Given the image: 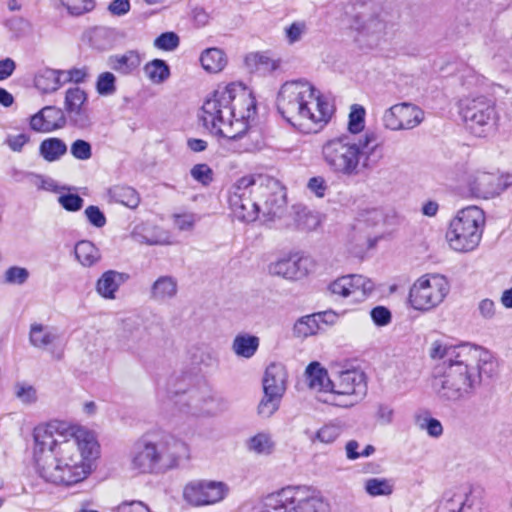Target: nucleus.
I'll return each instance as SVG.
<instances>
[{"instance_id": "nucleus-39", "label": "nucleus", "mask_w": 512, "mask_h": 512, "mask_svg": "<svg viewBox=\"0 0 512 512\" xmlns=\"http://www.w3.org/2000/svg\"><path fill=\"white\" fill-rule=\"evenodd\" d=\"M466 501L464 493H446L440 501L436 512H461Z\"/></svg>"}, {"instance_id": "nucleus-46", "label": "nucleus", "mask_w": 512, "mask_h": 512, "mask_svg": "<svg viewBox=\"0 0 512 512\" xmlns=\"http://www.w3.org/2000/svg\"><path fill=\"white\" fill-rule=\"evenodd\" d=\"M96 90L98 94L107 96L112 95L116 91V78L111 72H103L98 76L96 82Z\"/></svg>"}, {"instance_id": "nucleus-29", "label": "nucleus", "mask_w": 512, "mask_h": 512, "mask_svg": "<svg viewBox=\"0 0 512 512\" xmlns=\"http://www.w3.org/2000/svg\"><path fill=\"white\" fill-rule=\"evenodd\" d=\"M140 63V56L135 51H127L123 55H114L108 59L109 67L124 75L131 73Z\"/></svg>"}, {"instance_id": "nucleus-20", "label": "nucleus", "mask_w": 512, "mask_h": 512, "mask_svg": "<svg viewBox=\"0 0 512 512\" xmlns=\"http://www.w3.org/2000/svg\"><path fill=\"white\" fill-rule=\"evenodd\" d=\"M314 267L313 258H277L268 266L269 273L297 280L308 275Z\"/></svg>"}, {"instance_id": "nucleus-48", "label": "nucleus", "mask_w": 512, "mask_h": 512, "mask_svg": "<svg viewBox=\"0 0 512 512\" xmlns=\"http://www.w3.org/2000/svg\"><path fill=\"white\" fill-rule=\"evenodd\" d=\"M180 43L179 36L174 32L162 33L154 40V46L160 50L173 51Z\"/></svg>"}, {"instance_id": "nucleus-18", "label": "nucleus", "mask_w": 512, "mask_h": 512, "mask_svg": "<svg viewBox=\"0 0 512 512\" xmlns=\"http://www.w3.org/2000/svg\"><path fill=\"white\" fill-rule=\"evenodd\" d=\"M119 337L123 348L138 357L148 350L151 343L149 328L136 316L125 318L122 321Z\"/></svg>"}, {"instance_id": "nucleus-37", "label": "nucleus", "mask_w": 512, "mask_h": 512, "mask_svg": "<svg viewBox=\"0 0 512 512\" xmlns=\"http://www.w3.org/2000/svg\"><path fill=\"white\" fill-rule=\"evenodd\" d=\"M284 395L263 390V397L258 405V414L263 418L271 417L280 407Z\"/></svg>"}, {"instance_id": "nucleus-15", "label": "nucleus", "mask_w": 512, "mask_h": 512, "mask_svg": "<svg viewBox=\"0 0 512 512\" xmlns=\"http://www.w3.org/2000/svg\"><path fill=\"white\" fill-rule=\"evenodd\" d=\"M425 118L424 111L416 104L402 102L387 108L382 115L383 127L390 131L411 130Z\"/></svg>"}, {"instance_id": "nucleus-2", "label": "nucleus", "mask_w": 512, "mask_h": 512, "mask_svg": "<svg viewBox=\"0 0 512 512\" xmlns=\"http://www.w3.org/2000/svg\"><path fill=\"white\" fill-rule=\"evenodd\" d=\"M429 356L437 364L433 367L431 387L443 402L458 403L475 396L483 377H492L497 364L486 349L463 343L453 345L435 340Z\"/></svg>"}, {"instance_id": "nucleus-59", "label": "nucleus", "mask_w": 512, "mask_h": 512, "mask_svg": "<svg viewBox=\"0 0 512 512\" xmlns=\"http://www.w3.org/2000/svg\"><path fill=\"white\" fill-rule=\"evenodd\" d=\"M30 141V136L27 133L9 134L6 137L5 143L14 152H21L23 147Z\"/></svg>"}, {"instance_id": "nucleus-33", "label": "nucleus", "mask_w": 512, "mask_h": 512, "mask_svg": "<svg viewBox=\"0 0 512 512\" xmlns=\"http://www.w3.org/2000/svg\"><path fill=\"white\" fill-rule=\"evenodd\" d=\"M331 317V322H335L337 315L334 312H324L309 315L301 318L295 325L296 331L303 336H309L316 334L320 329V320H324V317Z\"/></svg>"}, {"instance_id": "nucleus-1", "label": "nucleus", "mask_w": 512, "mask_h": 512, "mask_svg": "<svg viewBox=\"0 0 512 512\" xmlns=\"http://www.w3.org/2000/svg\"><path fill=\"white\" fill-rule=\"evenodd\" d=\"M33 459L38 475L48 483L71 486L83 481L98 457L93 432L62 421L40 424L33 430Z\"/></svg>"}, {"instance_id": "nucleus-51", "label": "nucleus", "mask_w": 512, "mask_h": 512, "mask_svg": "<svg viewBox=\"0 0 512 512\" xmlns=\"http://www.w3.org/2000/svg\"><path fill=\"white\" fill-rule=\"evenodd\" d=\"M341 434V428L335 424H327L321 427L315 436V439L324 444L333 443Z\"/></svg>"}, {"instance_id": "nucleus-22", "label": "nucleus", "mask_w": 512, "mask_h": 512, "mask_svg": "<svg viewBox=\"0 0 512 512\" xmlns=\"http://www.w3.org/2000/svg\"><path fill=\"white\" fill-rule=\"evenodd\" d=\"M87 101L86 92L79 87H72L66 90L64 107L70 119L79 127H85L89 118L83 106Z\"/></svg>"}, {"instance_id": "nucleus-10", "label": "nucleus", "mask_w": 512, "mask_h": 512, "mask_svg": "<svg viewBox=\"0 0 512 512\" xmlns=\"http://www.w3.org/2000/svg\"><path fill=\"white\" fill-rule=\"evenodd\" d=\"M367 394V383L364 372L347 369L337 372L333 378L331 394L323 400L326 403L350 408L360 403Z\"/></svg>"}, {"instance_id": "nucleus-36", "label": "nucleus", "mask_w": 512, "mask_h": 512, "mask_svg": "<svg viewBox=\"0 0 512 512\" xmlns=\"http://www.w3.org/2000/svg\"><path fill=\"white\" fill-rule=\"evenodd\" d=\"M366 223L359 220L355 226L353 240L359 248V252H367L371 250L379 241L383 240L382 236H371L365 231Z\"/></svg>"}, {"instance_id": "nucleus-14", "label": "nucleus", "mask_w": 512, "mask_h": 512, "mask_svg": "<svg viewBox=\"0 0 512 512\" xmlns=\"http://www.w3.org/2000/svg\"><path fill=\"white\" fill-rule=\"evenodd\" d=\"M351 27L365 34H379L386 28L382 9L373 1H356L347 12Z\"/></svg>"}, {"instance_id": "nucleus-17", "label": "nucleus", "mask_w": 512, "mask_h": 512, "mask_svg": "<svg viewBox=\"0 0 512 512\" xmlns=\"http://www.w3.org/2000/svg\"><path fill=\"white\" fill-rule=\"evenodd\" d=\"M228 492L229 487L224 482L195 481L185 486L183 496L193 506H205L221 502Z\"/></svg>"}, {"instance_id": "nucleus-61", "label": "nucleus", "mask_w": 512, "mask_h": 512, "mask_svg": "<svg viewBox=\"0 0 512 512\" xmlns=\"http://www.w3.org/2000/svg\"><path fill=\"white\" fill-rule=\"evenodd\" d=\"M29 276L28 271L21 267H10L5 273V279L9 283L23 284Z\"/></svg>"}, {"instance_id": "nucleus-56", "label": "nucleus", "mask_w": 512, "mask_h": 512, "mask_svg": "<svg viewBox=\"0 0 512 512\" xmlns=\"http://www.w3.org/2000/svg\"><path fill=\"white\" fill-rule=\"evenodd\" d=\"M27 177L31 185L38 189L54 191L57 188L55 181L49 177L33 173L28 174Z\"/></svg>"}, {"instance_id": "nucleus-12", "label": "nucleus", "mask_w": 512, "mask_h": 512, "mask_svg": "<svg viewBox=\"0 0 512 512\" xmlns=\"http://www.w3.org/2000/svg\"><path fill=\"white\" fill-rule=\"evenodd\" d=\"M258 181L253 175L238 179L230 188L228 195L229 208L240 221L253 222L260 215Z\"/></svg>"}, {"instance_id": "nucleus-63", "label": "nucleus", "mask_w": 512, "mask_h": 512, "mask_svg": "<svg viewBox=\"0 0 512 512\" xmlns=\"http://www.w3.org/2000/svg\"><path fill=\"white\" fill-rule=\"evenodd\" d=\"M394 417V410L387 404H379L376 411V419L382 425L392 423Z\"/></svg>"}, {"instance_id": "nucleus-11", "label": "nucleus", "mask_w": 512, "mask_h": 512, "mask_svg": "<svg viewBox=\"0 0 512 512\" xmlns=\"http://www.w3.org/2000/svg\"><path fill=\"white\" fill-rule=\"evenodd\" d=\"M460 115L467 129L477 137H485L496 129L498 120L492 100L479 96L460 101Z\"/></svg>"}, {"instance_id": "nucleus-30", "label": "nucleus", "mask_w": 512, "mask_h": 512, "mask_svg": "<svg viewBox=\"0 0 512 512\" xmlns=\"http://www.w3.org/2000/svg\"><path fill=\"white\" fill-rule=\"evenodd\" d=\"M200 62L203 69L207 72L218 73L225 68L227 57L224 51L219 48H207L202 52Z\"/></svg>"}, {"instance_id": "nucleus-19", "label": "nucleus", "mask_w": 512, "mask_h": 512, "mask_svg": "<svg viewBox=\"0 0 512 512\" xmlns=\"http://www.w3.org/2000/svg\"><path fill=\"white\" fill-rule=\"evenodd\" d=\"M372 289V282L362 275L342 276L328 286V291L331 295L340 298L352 296L355 301L364 299Z\"/></svg>"}, {"instance_id": "nucleus-38", "label": "nucleus", "mask_w": 512, "mask_h": 512, "mask_svg": "<svg viewBox=\"0 0 512 512\" xmlns=\"http://www.w3.org/2000/svg\"><path fill=\"white\" fill-rule=\"evenodd\" d=\"M144 72L148 79L156 84L162 83L170 75L168 65L160 59H154L147 63L144 67Z\"/></svg>"}, {"instance_id": "nucleus-54", "label": "nucleus", "mask_w": 512, "mask_h": 512, "mask_svg": "<svg viewBox=\"0 0 512 512\" xmlns=\"http://www.w3.org/2000/svg\"><path fill=\"white\" fill-rule=\"evenodd\" d=\"M418 426L426 430L427 433L432 437H439L443 433V427L439 420L435 418H423L417 420Z\"/></svg>"}, {"instance_id": "nucleus-4", "label": "nucleus", "mask_w": 512, "mask_h": 512, "mask_svg": "<svg viewBox=\"0 0 512 512\" xmlns=\"http://www.w3.org/2000/svg\"><path fill=\"white\" fill-rule=\"evenodd\" d=\"M276 106L291 125L308 129L311 124H326L333 112L332 106L321 93L310 82L302 79L282 84Z\"/></svg>"}, {"instance_id": "nucleus-3", "label": "nucleus", "mask_w": 512, "mask_h": 512, "mask_svg": "<svg viewBox=\"0 0 512 512\" xmlns=\"http://www.w3.org/2000/svg\"><path fill=\"white\" fill-rule=\"evenodd\" d=\"M256 114L252 93L241 84L218 88L202 105L200 118L211 134L228 141L240 140L249 132Z\"/></svg>"}, {"instance_id": "nucleus-34", "label": "nucleus", "mask_w": 512, "mask_h": 512, "mask_svg": "<svg viewBox=\"0 0 512 512\" xmlns=\"http://www.w3.org/2000/svg\"><path fill=\"white\" fill-rule=\"evenodd\" d=\"M67 152V145L60 138L52 137L43 140L39 146L40 155L48 162L59 160Z\"/></svg>"}, {"instance_id": "nucleus-28", "label": "nucleus", "mask_w": 512, "mask_h": 512, "mask_svg": "<svg viewBox=\"0 0 512 512\" xmlns=\"http://www.w3.org/2000/svg\"><path fill=\"white\" fill-rule=\"evenodd\" d=\"M133 240L139 244L164 245L169 244V234L160 229L138 226L132 234Z\"/></svg>"}, {"instance_id": "nucleus-26", "label": "nucleus", "mask_w": 512, "mask_h": 512, "mask_svg": "<svg viewBox=\"0 0 512 512\" xmlns=\"http://www.w3.org/2000/svg\"><path fill=\"white\" fill-rule=\"evenodd\" d=\"M62 74L59 69H39L34 75V86L42 94L54 93L63 85Z\"/></svg>"}, {"instance_id": "nucleus-9", "label": "nucleus", "mask_w": 512, "mask_h": 512, "mask_svg": "<svg viewBox=\"0 0 512 512\" xmlns=\"http://www.w3.org/2000/svg\"><path fill=\"white\" fill-rule=\"evenodd\" d=\"M175 404L179 406L180 411L193 415L217 416L230 408L229 400L214 393L206 383L192 387L181 394L177 393Z\"/></svg>"}, {"instance_id": "nucleus-64", "label": "nucleus", "mask_w": 512, "mask_h": 512, "mask_svg": "<svg viewBox=\"0 0 512 512\" xmlns=\"http://www.w3.org/2000/svg\"><path fill=\"white\" fill-rule=\"evenodd\" d=\"M30 128L35 132L47 133L51 132L50 126L47 125L45 117L41 110L30 117Z\"/></svg>"}, {"instance_id": "nucleus-6", "label": "nucleus", "mask_w": 512, "mask_h": 512, "mask_svg": "<svg viewBox=\"0 0 512 512\" xmlns=\"http://www.w3.org/2000/svg\"><path fill=\"white\" fill-rule=\"evenodd\" d=\"M379 146L373 132L366 133L358 141L348 135L327 139L321 145V158L330 171L351 177L369 166L370 155Z\"/></svg>"}, {"instance_id": "nucleus-45", "label": "nucleus", "mask_w": 512, "mask_h": 512, "mask_svg": "<svg viewBox=\"0 0 512 512\" xmlns=\"http://www.w3.org/2000/svg\"><path fill=\"white\" fill-rule=\"evenodd\" d=\"M45 121L50 126L51 132L62 128L65 125V118L62 110L54 106H46L41 109Z\"/></svg>"}, {"instance_id": "nucleus-41", "label": "nucleus", "mask_w": 512, "mask_h": 512, "mask_svg": "<svg viewBox=\"0 0 512 512\" xmlns=\"http://www.w3.org/2000/svg\"><path fill=\"white\" fill-rule=\"evenodd\" d=\"M274 448V442L269 434L258 433L248 441V449L256 454H270Z\"/></svg>"}, {"instance_id": "nucleus-55", "label": "nucleus", "mask_w": 512, "mask_h": 512, "mask_svg": "<svg viewBox=\"0 0 512 512\" xmlns=\"http://www.w3.org/2000/svg\"><path fill=\"white\" fill-rule=\"evenodd\" d=\"M58 202L65 210L75 212L82 208L84 200L77 194H65L58 198Z\"/></svg>"}, {"instance_id": "nucleus-44", "label": "nucleus", "mask_w": 512, "mask_h": 512, "mask_svg": "<svg viewBox=\"0 0 512 512\" xmlns=\"http://www.w3.org/2000/svg\"><path fill=\"white\" fill-rule=\"evenodd\" d=\"M14 394L16 398L25 405L34 404L38 399L36 389L25 382H17L15 384Z\"/></svg>"}, {"instance_id": "nucleus-32", "label": "nucleus", "mask_w": 512, "mask_h": 512, "mask_svg": "<svg viewBox=\"0 0 512 512\" xmlns=\"http://www.w3.org/2000/svg\"><path fill=\"white\" fill-rule=\"evenodd\" d=\"M108 195L111 201L131 209L136 208L140 203L137 191L129 186L115 185L109 189Z\"/></svg>"}, {"instance_id": "nucleus-57", "label": "nucleus", "mask_w": 512, "mask_h": 512, "mask_svg": "<svg viewBox=\"0 0 512 512\" xmlns=\"http://www.w3.org/2000/svg\"><path fill=\"white\" fill-rule=\"evenodd\" d=\"M174 225L181 231H191L197 221V217L193 213L175 214Z\"/></svg>"}, {"instance_id": "nucleus-52", "label": "nucleus", "mask_w": 512, "mask_h": 512, "mask_svg": "<svg viewBox=\"0 0 512 512\" xmlns=\"http://www.w3.org/2000/svg\"><path fill=\"white\" fill-rule=\"evenodd\" d=\"M286 39L289 44H294L301 40L302 36L307 32V24L305 21H295L284 30Z\"/></svg>"}, {"instance_id": "nucleus-27", "label": "nucleus", "mask_w": 512, "mask_h": 512, "mask_svg": "<svg viewBox=\"0 0 512 512\" xmlns=\"http://www.w3.org/2000/svg\"><path fill=\"white\" fill-rule=\"evenodd\" d=\"M308 386L316 391L324 392L327 395L331 394L333 379H330L327 370L324 369L320 363L312 362L305 370Z\"/></svg>"}, {"instance_id": "nucleus-31", "label": "nucleus", "mask_w": 512, "mask_h": 512, "mask_svg": "<svg viewBox=\"0 0 512 512\" xmlns=\"http://www.w3.org/2000/svg\"><path fill=\"white\" fill-rule=\"evenodd\" d=\"M260 340L257 336L247 333L238 334L232 343V350L238 356L249 359L258 350Z\"/></svg>"}, {"instance_id": "nucleus-7", "label": "nucleus", "mask_w": 512, "mask_h": 512, "mask_svg": "<svg viewBox=\"0 0 512 512\" xmlns=\"http://www.w3.org/2000/svg\"><path fill=\"white\" fill-rule=\"evenodd\" d=\"M253 512H330V509L317 489L288 486L268 495Z\"/></svg>"}, {"instance_id": "nucleus-62", "label": "nucleus", "mask_w": 512, "mask_h": 512, "mask_svg": "<svg viewBox=\"0 0 512 512\" xmlns=\"http://www.w3.org/2000/svg\"><path fill=\"white\" fill-rule=\"evenodd\" d=\"M117 512H150V509L142 501H124L117 507Z\"/></svg>"}, {"instance_id": "nucleus-43", "label": "nucleus", "mask_w": 512, "mask_h": 512, "mask_svg": "<svg viewBox=\"0 0 512 512\" xmlns=\"http://www.w3.org/2000/svg\"><path fill=\"white\" fill-rule=\"evenodd\" d=\"M365 126V109L361 105L354 104L349 113L348 130L350 133H360Z\"/></svg>"}, {"instance_id": "nucleus-50", "label": "nucleus", "mask_w": 512, "mask_h": 512, "mask_svg": "<svg viewBox=\"0 0 512 512\" xmlns=\"http://www.w3.org/2000/svg\"><path fill=\"white\" fill-rule=\"evenodd\" d=\"M72 156L81 161H86L92 157L91 144L85 140L77 139L70 146Z\"/></svg>"}, {"instance_id": "nucleus-53", "label": "nucleus", "mask_w": 512, "mask_h": 512, "mask_svg": "<svg viewBox=\"0 0 512 512\" xmlns=\"http://www.w3.org/2000/svg\"><path fill=\"white\" fill-rule=\"evenodd\" d=\"M84 214L88 220V222L96 227V228H102L106 225V217L104 213L99 209L98 206L90 205L88 206Z\"/></svg>"}, {"instance_id": "nucleus-8", "label": "nucleus", "mask_w": 512, "mask_h": 512, "mask_svg": "<svg viewBox=\"0 0 512 512\" xmlns=\"http://www.w3.org/2000/svg\"><path fill=\"white\" fill-rule=\"evenodd\" d=\"M485 213L477 206H468L451 219L446 240L458 253L472 252L480 243L485 226Z\"/></svg>"}, {"instance_id": "nucleus-49", "label": "nucleus", "mask_w": 512, "mask_h": 512, "mask_svg": "<svg viewBox=\"0 0 512 512\" xmlns=\"http://www.w3.org/2000/svg\"><path fill=\"white\" fill-rule=\"evenodd\" d=\"M68 13L72 16H79L93 8L92 0H61Z\"/></svg>"}, {"instance_id": "nucleus-13", "label": "nucleus", "mask_w": 512, "mask_h": 512, "mask_svg": "<svg viewBox=\"0 0 512 512\" xmlns=\"http://www.w3.org/2000/svg\"><path fill=\"white\" fill-rule=\"evenodd\" d=\"M449 291L446 277L439 274L423 275L410 288L409 302L415 310L430 311L444 301Z\"/></svg>"}, {"instance_id": "nucleus-60", "label": "nucleus", "mask_w": 512, "mask_h": 512, "mask_svg": "<svg viewBox=\"0 0 512 512\" xmlns=\"http://www.w3.org/2000/svg\"><path fill=\"white\" fill-rule=\"evenodd\" d=\"M370 315L377 326H386L391 322V312L384 306H377L373 308Z\"/></svg>"}, {"instance_id": "nucleus-40", "label": "nucleus", "mask_w": 512, "mask_h": 512, "mask_svg": "<svg viewBox=\"0 0 512 512\" xmlns=\"http://www.w3.org/2000/svg\"><path fill=\"white\" fill-rule=\"evenodd\" d=\"M364 489L372 497L388 496L393 492V486L388 479L370 478L365 481Z\"/></svg>"}, {"instance_id": "nucleus-47", "label": "nucleus", "mask_w": 512, "mask_h": 512, "mask_svg": "<svg viewBox=\"0 0 512 512\" xmlns=\"http://www.w3.org/2000/svg\"><path fill=\"white\" fill-rule=\"evenodd\" d=\"M191 177L204 186H208L213 181V170L205 163L194 165L190 170Z\"/></svg>"}, {"instance_id": "nucleus-21", "label": "nucleus", "mask_w": 512, "mask_h": 512, "mask_svg": "<svg viewBox=\"0 0 512 512\" xmlns=\"http://www.w3.org/2000/svg\"><path fill=\"white\" fill-rule=\"evenodd\" d=\"M466 185L471 195L488 199L499 194L500 179L494 173L485 171H471L467 174Z\"/></svg>"}, {"instance_id": "nucleus-58", "label": "nucleus", "mask_w": 512, "mask_h": 512, "mask_svg": "<svg viewBox=\"0 0 512 512\" xmlns=\"http://www.w3.org/2000/svg\"><path fill=\"white\" fill-rule=\"evenodd\" d=\"M62 81L63 84L73 82L76 84L85 81L88 72L86 68H72L69 70H62Z\"/></svg>"}, {"instance_id": "nucleus-5", "label": "nucleus", "mask_w": 512, "mask_h": 512, "mask_svg": "<svg viewBox=\"0 0 512 512\" xmlns=\"http://www.w3.org/2000/svg\"><path fill=\"white\" fill-rule=\"evenodd\" d=\"M189 458V447L168 433H148L137 439L128 454L129 469L136 474L164 473Z\"/></svg>"}, {"instance_id": "nucleus-25", "label": "nucleus", "mask_w": 512, "mask_h": 512, "mask_svg": "<svg viewBox=\"0 0 512 512\" xmlns=\"http://www.w3.org/2000/svg\"><path fill=\"white\" fill-rule=\"evenodd\" d=\"M177 293V280L172 276L163 275L152 283L149 290V299L156 303H165L176 297Z\"/></svg>"}, {"instance_id": "nucleus-24", "label": "nucleus", "mask_w": 512, "mask_h": 512, "mask_svg": "<svg viewBox=\"0 0 512 512\" xmlns=\"http://www.w3.org/2000/svg\"><path fill=\"white\" fill-rule=\"evenodd\" d=\"M129 279L126 273L108 270L104 272L96 283L97 293L104 299L114 300L119 287Z\"/></svg>"}, {"instance_id": "nucleus-23", "label": "nucleus", "mask_w": 512, "mask_h": 512, "mask_svg": "<svg viewBox=\"0 0 512 512\" xmlns=\"http://www.w3.org/2000/svg\"><path fill=\"white\" fill-rule=\"evenodd\" d=\"M262 384L263 390L284 395L288 384V372L285 365L280 362L270 363L265 369Z\"/></svg>"}, {"instance_id": "nucleus-35", "label": "nucleus", "mask_w": 512, "mask_h": 512, "mask_svg": "<svg viewBox=\"0 0 512 512\" xmlns=\"http://www.w3.org/2000/svg\"><path fill=\"white\" fill-rule=\"evenodd\" d=\"M57 339L53 329L41 324H34L30 329V342L37 348H46Z\"/></svg>"}, {"instance_id": "nucleus-42", "label": "nucleus", "mask_w": 512, "mask_h": 512, "mask_svg": "<svg viewBox=\"0 0 512 512\" xmlns=\"http://www.w3.org/2000/svg\"><path fill=\"white\" fill-rule=\"evenodd\" d=\"M296 223L300 229L313 230L320 224L318 214L303 207L297 211Z\"/></svg>"}, {"instance_id": "nucleus-16", "label": "nucleus", "mask_w": 512, "mask_h": 512, "mask_svg": "<svg viewBox=\"0 0 512 512\" xmlns=\"http://www.w3.org/2000/svg\"><path fill=\"white\" fill-rule=\"evenodd\" d=\"M260 213L266 220L281 215L286 206V193L284 188L274 179L257 177Z\"/></svg>"}]
</instances>
